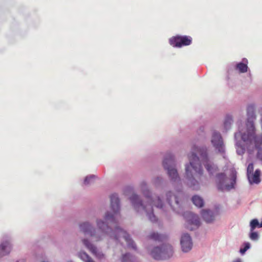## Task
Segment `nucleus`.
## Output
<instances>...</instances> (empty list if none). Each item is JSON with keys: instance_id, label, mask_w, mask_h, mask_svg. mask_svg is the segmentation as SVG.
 I'll list each match as a JSON object with an SVG mask.
<instances>
[{"instance_id": "c9c22d12", "label": "nucleus", "mask_w": 262, "mask_h": 262, "mask_svg": "<svg viewBox=\"0 0 262 262\" xmlns=\"http://www.w3.org/2000/svg\"><path fill=\"white\" fill-rule=\"evenodd\" d=\"M178 191L179 192H182V190L180 189V190H178Z\"/></svg>"}, {"instance_id": "423d86ee", "label": "nucleus", "mask_w": 262, "mask_h": 262, "mask_svg": "<svg viewBox=\"0 0 262 262\" xmlns=\"http://www.w3.org/2000/svg\"><path fill=\"white\" fill-rule=\"evenodd\" d=\"M211 143L217 153L222 155L224 158L226 151L225 145L222 136L220 132L216 130H213L212 132Z\"/></svg>"}, {"instance_id": "9d476101", "label": "nucleus", "mask_w": 262, "mask_h": 262, "mask_svg": "<svg viewBox=\"0 0 262 262\" xmlns=\"http://www.w3.org/2000/svg\"><path fill=\"white\" fill-rule=\"evenodd\" d=\"M82 242L85 248L97 259L101 260L105 258V255L102 252L98 250L97 247L92 244L88 239L83 238Z\"/></svg>"}, {"instance_id": "393cba45", "label": "nucleus", "mask_w": 262, "mask_h": 262, "mask_svg": "<svg viewBox=\"0 0 262 262\" xmlns=\"http://www.w3.org/2000/svg\"><path fill=\"white\" fill-rule=\"evenodd\" d=\"M148 238L155 241L162 242L163 241V235L156 232L151 233L148 236Z\"/></svg>"}, {"instance_id": "dca6fc26", "label": "nucleus", "mask_w": 262, "mask_h": 262, "mask_svg": "<svg viewBox=\"0 0 262 262\" xmlns=\"http://www.w3.org/2000/svg\"><path fill=\"white\" fill-rule=\"evenodd\" d=\"M261 171L259 169H256L254 173H252L250 174V179H248L250 184H259L260 182V176Z\"/></svg>"}, {"instance_id": "f3484780", "label": "nucleus", "mask_w": 262, "mask_h": 262, "mask_svg": "<svg viewBox=\"0 0 262 262\" xmlns=\"http://www.w3.org/2000/svg\"><path fill=\"white\" fill-rule=\"evenodd\" d=\"M150 254L152 258L155 260H162L161 246L154 247L151 250Z\"/></svg>"}, {"instance_id": "a878e982", "label": "nucleus", "mask_w": 262, "mask_h": 262, "mask_svg": "<svg viewBox=\"0 0 262 262\" xmlns=\"http://www.w3.org/2000/svg\"><path fill=\"white\" fill-rule=\"evenodd\" d=\"M250 229L255 230L256 228H260L259 223L257 219L252 220L250 222Z\"/></svg>"}, {"instance_id": "2f4dec72", "label": "nucleus", "mask_w": 262, "mask_h": 262, "mask_svg": "<svg viewBox=\"0 0 262 262\" xmlns=\"http://www.w3.org/2000/svg\"><path fill=\"white\" fill-rule=\"evenodd\" d=\"M187 228L191 231H192L194 230V228L191 227H189L188 226H187Z\"/></svg>"}, {"instance_id": "2eb2a0df", "label": "nucleus", "mask_w": 262, "mask_h": 262, "mask_svg": "<svg viewBox=\"0 0 262 262\" xmlns=\"http://www.w3.org/2000/svg\"><path fill=\"white\" fill-rule=\"evenodd\" d=\"M140 188L144 196L148 199V201L154 200L152 197V194L149 189L147 183L145 181H143L140 183Z\"/></svg>"}, {"instance_id": "5701e85b", "label": "nucleus", "mask_w": 262, "mask_h": 262, "mask_svg": "<svg viewBox=\"0 0 262 262\" xmlns=\"http://www.w3.org/2000/svg\"><path fill=\"white\" fill-rule=\"evenodd\" d=\"M152 182L153 185L157 188L162 186L165 182L164 179L160 176L155 178Z\"/></svg>"}, {"instance_id": "f704fd0d", "label": "nucleus", "mask_w": 262, "mask_h": 262, "mask_svg": "<svg viewBox=\"0 0 262 262\" xmlns=\"http://www.w3.org/2000/svg\"><path fill=\"white\" fill-rule=\"evenodd\" d=\"M259 226H260V228H262V221L261 222V223H259Z\"/></svg>"}, {"instance_id": "9b49d317", "label": "nucleus", "mask_w": 262, "mask_h": 262, "mask_svg": "<svg viewBox=\"0 0 262 262\" xmlns=\"http://www.w3.org/2000/svg\"><path fill=\"white\" fill-rule=\"evenodd\" d=\"M12 248L11 239L9 236H4L1 242V257L9 254Z\"/></svg>"}, {"instance_id": "f03ea898", "label": "nucleus", "mask_w": 262, "mask_h": 262, "mask_svg": "<svg viewBox=\"0 0 262 262\" xmlns=\"http://www.w3.org/2000/svg\"><path fill=\"white\" fill-rule=\"evenodd\" d=\"M196 152L200 155L202 162L210 176H213L217 169V166L209 160L207 147L206 146L193 145L191 153L188 155L189 162L185 165L184 175L185 184L193 190L200 188V183L194 176L196 174L201 176L203 174L202 166Z\"/></svg>"}, {"instance_id": "c85d7f7f", "label": "nucleus", "mask_w": 262, "mask_h": 262, "mask_svg": "<svg viewBox=\"0 0 262 262\" xmlns=\"http://www.w3.org/2000/svg\"><path fill=\"white\" fill-rule=\"evenodd\" d=\"M253 168L254 167L253 163H249L247 168V175L248 179H250V174L253 172Z\"/></svg>"}, {"instance_id": "20e7f679", "label": "nucleus", "mask_w": 262, "mask_h": 262, "mask_svg": "<svg viewBox=\"0 0 262 262\" xmlns=\"http://www.w3.org/2000/svg\"><path fill=\"white\" fill-rule=\"evenodd\" d=\"M162 164L170 181L172 183L179 182L181 180L176 168V163L174 156L170 152H167L164 157Z\"/></svg>"}, {"instance_id": "f257e3e1", "label": "nucleus", "mask_w": 262, "mask_h": 262, "mask_svg": "<svg viewBox=\"0 0 262 262\" xmlns=\"http://www.w3.org/2000/svg\"><path fill=\"white\" fill-rule=\"evenodd\" d=\"M110 201L112 212L110 211L106 212L104 218V221L97 220V225L101 231V234L100 235L97 234L95 227L89 222H84L79 224L80 231L84 235L95 237L97 241L101 240L102 236L107 234L111 238L118 242L119 238L122 236L129 248L137 250L136 245L130 235L126 231L116 226L118 224L116 217L120 214V199L118 194L116 193L112 194L110 196Z\"/></svg>"}, {"instance_id": "aec40b11", "label": "nucleus", "mask_w": 262, "mask_h": 262, "mask_svg": "<svg viewBox=\"0 0 262 262\" xmlns=\"http://www.w3.org/2000/svg\"><path fill=\"white\" fill-rule=\"evenodd\" d=\"M233 123V118L231 115L228 114L226 116L224 122V129L227 132L230 129L231 124Z\"/></svg>"}, {"instance_id": "0eeeda50", "label": "nucleus", "mask_w": 262, "mask_h": 262, "mask_svg": "<svg viewBox=\"0 0 262 262\" xmlns=\"http://www.w3.org/2000/svg\"><path fill=\"white\" fill-rule=\"evenodd\" d=\"M166 201L174 212L179 213L182 210V204L178 195L173 194L171 191L166 194Z\"/></svg>"}, {"instance_id": "f8f14e48", "label": "nucleus", "mask_w": 262, "mask_h": 262, "mask_svg": "<svg viewBox=\"0 0 262 262\" xmlns=\"http://www.w3.org/2000/svg\"><path fill=\"white\" fill-rule=\"evenodd\" d=\"M185 217L186 219L188 225H193L196 228L200 226V221L198 215L192 212H186L184 214Z\"/></svg>"}, {"instance_id": "4be33fe9", "label": "nucleus", "mask_w": 262, "mask_h": 262, "mask_svg": "<svg viewBox=\"0 0 262 262\" xmlns=\"http://www.w3.org/2000/svg\"><path fill=\"white\" fill-rule=\"evenodd\" d=\"M136 257L130 253H126L122 255L121 262H135Z\"/></svg>"}, {"instance_id": "a211bd4d", "label": "nucleus", "mask_w": 262, "mask_h": 262, "mask_svg": "<svg viewBox=\"0 0 262 262\" xmlns=\"http://www.w3.org/2000/svg\"><path fill=\"white\" fill-rule=\"evenodd\" d=\"M243 62H240L236 64V69L238 70L240 73H243L247 71L248 60L246 58L243 59Z\"/></svg>"}, {"instance_id": "473e14b6", "label": "nucleus", "mask_w": 262, "mask_h": 262, "mask_svg": "<svg viewBox=\"0 0 262 262\" xmlns=\"http://www.w3.org/2000/svg\"><path fill=\"white\" fill-rule=\"evenodd\" d=\"M16 262H26L25 259H20L19 260L16 261Z\"/></svg>"}, {"instance_id": "bb28decb", "label": "nucleus", "mask_w": 262, "mask_h": 262, "mask_svg": "<svg viewBox=\"0 0 262 262\" xmlns=\"http://www.w3.org/2000/svg\"><path fill=\"white\" fill-rule=\"evenodd\" d=\"M243 247H241L239 249V252L242 255H244L250 248L251 244L248 242H245L243 243Z\"/></svg>"}, {"instance_id": "39448f33", "label": "nucleus", "mask_w": 262, "mask_h": 262, "mask_svg": "<svg viewBox=\"0 0 262 262\" xmlns=\"http://www.w3.org/2000/svg\"><path fill=\"white\" fill-rule=\"evenodd\" d=\"M230 176V184H225V182L227 179V176L224 172H221L216 174V185L217 190L221 191H223L225 190H230L234 188L236 182L237 172L233 169L231 170Z\"/></svg>"}, {"instance_id": "b1692460", "label": "nucleus", "mask_w": 262, "mask_h": 262, "mask_svg": "<svg viewBox=\"0 0 262 262\" xmlns=\"http://www.w3.org/2000/svg\"><path fill=\"white\" fill-rule=\"evenodd\" d=\"M249 238L253 241H257L259 239V234L255 231V230L250 229V232L249 233Z\"/></svg>"}, {"instance_id": "cd10ccee", "label": "nucleus", "mask_w": 262, "mask_h": 262, "mask_svg": "<svg viewBox=\"0 0 262 262\" xmlns=\"http://www.w3.org/2000/svg\"><path fill=\"white\" fill-rule=\"evenodd\" d=\"M96 176L94 174H91L86 176L84 180V184L85 185H88L91 183L93 180H94Z\"/></svg>"}, {"instance_id": "7ed1b4c3", "label": "nucleus", "mask_w": 262, "mask_h": 262, "mask_svg": "<svg viewBox=\"0 0 262 262\" xmlns=\"http://www.w3.org/2000/svg\"><path fill=\"white\" fill-rule=\"evenodd\" d=\"M130 203L137 212L143 213L145 212L148 220L152 223L157 221V218L153 211V206L163 209L164 203L159 196H157L155 200L148 201L146 204L143 203L142 200L137 194H133L129 197Z\"/></svg>"}, {"instance_id": "6e6552de", "label": "nucleus", "mask_w": 262, "mask_h": 262, "mask_svg": "<svg viewBox=\"0 0 262 262\" xmlns=\"http://www.w3.org/2000/svg\"><path fill=\"white\" fill-rule=\"evenodd\" d=\"M169 43L173 47L181 48L190 45L192 42V38L186 35H177L169 39Z\"/></svg>"}, {"instance_id": "4468645a", "label": "nucleus", "mask_w": 262, "mask_h": 262, "mask_svg": "<svg viewBox=\"0 0 262 262\" xmlns=\"http://www.w3.org/2000/svg\"><path fill=\"white\" fill-rule=\"evenodd\" d=\"M161 246L162 260L169 258L173 254L172 247L170 245L163 244Z\"/></svg>"}, {"instance_id": "412c9836", "label": "nucleus", "mask_w": 262, "mask_h": 262, "mask_svg": "<svg viewBox=\"0 0 262 262\" xmlns=\"http://www.w3.org/2000/svg\"><path fill=\"white\" fill-rule=\"evenodd\" d=\"M78 257L84 262H95L84 251H81L78 253Z\"/></svg>"}, {"instance_id": "7c9ffc66", "label": "nucleus", "mask_w": 262, "mask_h": 262, "mask_svg": "<svg viewBox=\"0 0 262 262\" xmlns=\"http://www.w3.org/2000/svg\"><path fill=\"white\" fill-rule=\"evenodd\" d=\"M233 262H242V260L240 258H237L236 259H235V260H234Z\"/></svg>"}, {"instance_id": "72a5a7b5", "label": "nucleus", "mask_w": 262, "mask_h": 262, "mask_svg": "<svg viewBox=\"0 0 262 262\" xmlns=\"http://www.w3.org/2000/svg\"><path fill=\"white\" fill-rule=\"evenodd\" d=\"M42 262H49L48 260H43ZM68 262H73L72 260H69Z\"/></svg>"}, {"instance_id": "6ab92c4d", "label": "nucleus", "mask_w": 262, "mask_h": 262, "mask_svg": "<svg viewBox=\"0 0 262 262\" xmlns=\"http://www.w3.org/2000/svg\"><path fill=\"white\" fill-rule=\"evenodd\" d=\"M191 200L193 204L199 208H202L204 205V200L198 195L193 196Z\"/></svg>"}, {"instance_id": "c756f323", "label": "nucleus", "mask_w": 262, "mask_h": 262, "mask_svg": "<svg viewBox=\"0 0 262 262\" xmlns=\"http://www.w3.org/2000/svg\"><path fill=\"white\" fill-rule=\"evenodd\" d=\"M199 132L204 133V126H200Z\"/></svg>"}, {"instance_id": "ddd939ff", "label": "nucleus", "mask_w": 262, "mask_h": 262, "mask_svg": "<svg viewBox=\"0 0 262 262\" xmlns=\"http://www.w3.org/2000/svg\"><path fill=\"white\" fill-rule=\"evenodd\" d=\"M201 216L207 224L212 223L215 220L214 212L209 209H203L201 211Z\"/></svg>"}, {"instance_id": "1a4fd4ad", "label": "nucleus", "mask_w": 262, "mask_h": 262, "mask_svg": "<svg viewBox=\"0 0 262 262\" xmlns=\"http://www.w3.org/2000/svg\"><path fill=\"white\" fill-rule=\"evenodd\" d=\"M182 251L184 253L189 252L192 248L193 243L191 236L188 233L182 234L180 238Z\"/></svg>"}]
</instances>
